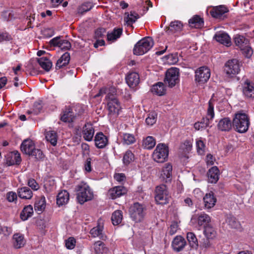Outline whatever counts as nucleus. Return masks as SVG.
Instances as JSON below:
<instances>
[{
    "instance_id": "1",
    "label": "nucleus",
    "mask_w": 254,
    "mask_h": 254,
    "mask_svg": "<svg viewBox=\"0 0 254 254\" xmlns=\"http://www.w3.org/2000/svg\"><path fill=\"white\" fill-rule=\"evenodd\" d=\"M20 148L23 153L34 157L37 160L43 161L45 158V155L42 150L35 148V144L31 139H25L22 142Z\"/></svg>"
},
{
    "instance_id": "2",
    "label": "nucleus",
    "mask_w": 254,
    "mask_h": 254,
    "mask_svg": "<svg viewBox=\"0 0 254 254\" xmlns=\"http://www.w3.org/2000/svg\"><path fill=\"white\" fill-rule=\"evenodd\" d=\"M233 125L237 131L240 133L246 132L250 126L248 115L242 112L235 114L233 119Z\"/></svg>"
},
{
    "instance_id": "3",
    "label": "nucleus",
    "mask_w": 254,
    "mask_h": 254,
    "mask_svg": "<svg viewBox=\"0 0 254 254\" xmlns=\"http://www.w3.org/2000/svg\"><path fill=\"white\" fill-rule=\"evenodd\" d=\"M76 189L77 198L79 203L82 204L92 198L93 192L87 183L81 182L77 185Z\"/></svg>"
},
{
    "instance_id": "4",
    "label": "nucleus",
    "mask_w": 254,
    "mask_h": 254,
    "mask_svg": "<svg viewBox=\"0 0 254 254\" xmlns=\"http://www.w3.org/2000/svg\"><path fill=\"white\" fill-rule=\"evenodd\" d=\"M145 207L138 202L134 203L129 208V214L131 219L135 223L142 222L145 215Z\"/></svg>"
},
{
    "instance_id": "5",
    "label": "nucleus",
    "mask_w": 254,
    "mask_h": 254,
    "mask_svg": "<svg viewBox=\"0 0 254 254\" xmlns=\"http://www.w3.org/2000/svg\"><path fill=\"white\" fill-rule=\"evenodd\" d=\"M153 45L154 41L151 37L143 38L134 45L133 53L135 55H142L148 52Z\"/></svg>"
},
{
    "instance_id": "6",
    "label": "nucleus",
    "mask_w": 254,
    "mask_h": 254,
    "mask_svg": "<svg viewBox=\"0 0 254 254\" xmlns=\"http://www.w3.org/2000/svg\"><path fill=\"white\" fill-rule=\"evenodd\" d=\"M168 154V147L165 144L159 143L152 154V157L155 161L163 163L167 160Z\"/></svg>"
},
{
    "instance_id": "7",
    "label": "nucleus",
    "mask_w": 254,
    "mask_h": 254,
    "mask_svg": "<svg viewBox=\"0 0 254 254\" xmlns=\"http://www.w3.org/2000/svg\"><path fill=\"white\" fill-rule=\"evenodd\" d=\"M179 70L176 67H171L168 69L165 74L164 81L168 87L172 88L179 82Z\"/></svg>"
},
{
    "instance_id": "8",
    "label": "nucleus",
    "mask_w": 254,
    "mask_h": 254,
    "mask_svg": "<svg viewBox=\"0 0 254 254\" xmlns=\"http://www.w3.org/2000/svg\"><path fill=\"white\" fill-rule=\"evenodd\" d=\"M241 66L240 63L238 60H230L225 64L224 72L228 77H232L240 72Z\"/></svg>"
},
{
    "instance_id": "9",
    "label": "nucleus",
    "mask_w": 254,
    "mask_h": 254,
    "mask_svg": "<svg viewBox=\"0 0 254 254\" xmlns=\"http://www.w3.org/2000/svg\"><path fill=\"white\" fill-rule=\"evenodd\" d=\"M169 198L168 191L165 185H161L156 187L155 199L157 203L166 204L168 203Z\"/></svg>"
},
{
    "instance_id": "10",
    "label": "nucleus",
    "mask_w": 254,
    "mask_h": 254,
    "mask_svg": "<svg viewBox=\"0 0 254 254\" xmlns=\"http://www.w3.org/2000/svg\"><path fill=\"white\" fill-rule=\"evenodd\" d=\"M195 80L199 84L206 82L210 76V70L206 66H201L195 71Z\"/></svg>"
},
{
    "instance_id": "11",
    "label": "nucleus",
    "mask_w": 254,
    "mask_h": 254,
    "mask_svg": "<svg viewBox=\"0 0 254 254\" xmlns=\"http://www.w3.org/2000/svg\"><path fill=\"white\" fill-rule=\"evenodd\" d=\"M108 108L110 113L119 114L121 109L120 103L118 100L113 95L107 96Z\"/></svg>"
},
{
    "instance_id": "12",
    "label": "nucleus",
    "mask_w": 254,
    "mask_h": 254,
    "mask_svg": "<svg viewBox=\"0 0 254 254\" xmlns=\"http://www.w3.org/2000/svg\"><path fill=\"white\" fill-rule=\"evenodd\" d=\"M81 132L82 137L85 140L92 141L95 133L93 125L90 122L86 123L83 126Z\"/></svg>"
},
{
    "instance_id": "13",
    "label": "nucleus",
    "mask_w": 254,
    "mask_h": 254,
    "mask_svg": "<svg viewBox=\"0 0 254 254\" xmlns=\"http://www.w3.org/2000/svg\"><path fill=\"white\" fill-rule=\"evenodd\" d=\"M214 100L212 98L208 102V107L207 110V115L205 118H203L200 122L202 127H206L209 125V121L212 120L214 117V111L213 101Z\"/></svg>"
},
{
    "instance_id": "14",
    "label": "nucleus",
    "mask_w": 254,
    "mask_h": 254,
    "mask_svg": "<svg viewBox=\"0 0 254 254\" xmlns=\"http://www.w3.org/2000/svg\"><path fill=\"white\" fill-rule=\"evenodd\" d=\"M5 160L8 166L18 165L21 161L20 154L17 151L8 153L5 156Z\"/></svg>"
},
{
    "instance_id": "15",
    "label": "nucleus",
    "mask_w": 254,
    "mask_h": 254,
    "mask_svg": "<svg viewBox=\"0 0 254 254\" xmlns=\"http://www.w3.org/2000/svg\"><path fill=\"white\" fill-rule=\"evenodd\" d=\"M203 234L206 237L207 240H204V242L202 244V246L206 248L209 245L208 239H213L216 236V231L211 225H207L204 226Z\"/></svg>"
},
{
    "instance_id": "16",
    "label": "nucleus",
    "mask_w": 254,
    "mask_h": 254,
    "mask_svg": "<svg viewBox=\"0 0 254 254\" xmlns=\"http://www.w3.org/2000/svg\"><path fill=\"white\" fill-rule=\"evenodd\" d=\"M211 219L210 216L203 212L200 214H196L191 218V221L192 223L197 221L198 225L199 226H206V225L210 222Z\"/></svg>"
},
{
    "instance_id": "17",
    "label": "nucleus",
    "mask_w": 254,
    "mask_h": 254,
    "mask_svg": "<svg viewBox=\"0 0 254 254\" xmlns=\"http://www.w3.org/2000/svg\"><path fill=\"white\" fill-rule=\"evenodd\" d=\"M95 146L100 149L105 148L108 144V138L102 132L96 133L94 138Z\"/></svg>"
},
{
    "instance_id": "18",
    "label": "nucleus",
    "mask_w": 254,
    "mask_h": 254,
    "mask_svg": "<svg viewBox=\"0 0 254 254\" xmlns=\"http://www.w3.org/2000/svg\"><path fill=\"white\" fill-rule=\"evenodd\" d=\"M76 116L70 107L66 108L61 114L60 119L65 123H71L74 121Z\"/></svg>"
},
{
    "instance_id": "19",
    "label": "nucleus",
    "mask_w": 254,
    "mask_h": 254,
    "mask_svg": "<svg viewBox=\"0 0 254 254\" xmlns=\"http://www.w3.org/2000/svg\"><path fill=\"white\" fill-rule=\"evenodd\" d=\"M233 126V121L228 117L220 119L217 124L218 129L222 131H230Z\"/></svg>"
},
{
    "instance_id": "20",
    "label": "nucleus",
    "mask_w": 254,
    "mask_h": 254,
    "mask_svg": "<svg viewBox=\"0 0 254 254\" xmlns=\"http://www.w3.org/2000/svg\"><path fill=\"white\" fill-rule=\"evenodd\" d=\"M127 190L124 187L117 186L109 190L108 195L110 198L114 199L125 194Z\"/></svg>"
},
{
    "instance_id": "21",
    "label": "nucleus",
    "mask_w": 254,
    "mask_h": 254,
    "mask_svg": "<svg viewBox=\"0 0 254 254\" xmlns=\"http://www.w3.org/2000/svg\"><path fill=\"white\" fill-rule=\"evenodd\" d=\"M186 245V240L181 236H177L172 242V247L177 252H179L183 250Z\"/></svg>"
},
{
    "instance_id": "22",
    "label": "nucleus",
    "mask_w": 254,
    "mask_h": 254,
    "mask_svg": "<svg viewBox=\"0 0 254 254\" xmlns=\"http://www.w3.org/2000/svg\"><path fill=\"white\" fill-rule=\"evenodd\" d=\"M188 23L191 28L200 29L204 26L203 18L198 15H193L189 20Z\"/></svg>"
},
{
    "instance_id": "23",
    "label": "nucleus",
    "mask_w": 254,
    "mask_h": 254,
    "mask_svg": "<svg viewBox=\"0 0 254 254\" xmlns=\"http://www.w3.org/2000/svg\"><path fill=\"white\" fill-rule=\"evenodd\" d=\"M126 82L131 88H134L139 83V76L137 73L131 72L128 74L126 78Z\"/></svg>"
},
{
    "instance_id": "24",
    "label": "nucleus",
    "mask_w": 254,
    "mask_h": 254,
    "mask_svg": "<svg viewBox=\"0 0 254 254\" xmlns=\"http://www.w3.org/2000/svg\"><path fill=\"white\" fill-rule=\"evenodd\" d=\"M217 199L212 192L206 193L203 197L204 208L209 209L214 206Z\"/></svg>"
},
{
    "instance_id": "25",
    "label": "nucleus",
    "mask_w": 254,
    "mask_h": 254,
    "mask_svg": "<svg viewBox=\"0 0 254 254\" xmlns=\"http://www.w3.org/2000/svg\"><path fill=\"white\" fill-rule=\"evenodd\" d=\"M214 38L215 40L220 43L225 45L227 46H229L231 45V38L229 36L224 32L217 33Z\"/></svg>"
},
{
    "instance_id": "26",
    "label": "nucleus",
    "mask_w": 254,
    "mask_h": 254,
    "mask_svg": "<svg viewBox=\"0 0 254 254\" xmlns=\"http://www.w3.org/2000/svg\"><path fill=\"white\" fill-rule=\"evenodd\" d=\"M184 25L182 21L174 20L172 21L168 27L167 32L169 34L181 32L183 29Z\"/></svg>"
},
{
    "instance_id": "27",
    "label": "nucleus",
    "mask_w": 254,
    "mask_h": 254,
    "mask_svg": "<svg viewBox=\"0 0 254 254\" xmlns=\"http://www.w3.org/2000/svg\"><path fill=\"white\" fill-rule=\"evenodd\" d=\"M219 171L216 166L211 167L207 173L209 183H216L219 180Z\"/></svg>"
},
{
    "instance_id": "28",
    "label": "nucleus",
    "mask_w": 254,
    "mask_h": 254,
    "mask_svg": "<svg viewBox=\"0 0 254 254\" xmlns=\"http://www.w3.org/2000/svg\"><path fill=\"white\" fill-rule=\"evenodd\" d=\"M228 11V10L226 7L220 5L212 10L210 14L213 17L221 19H223V15Z\"/></svg>"
},
{
    "instance_id": "29",
    "label": "nucleus",
    "mask_w": 254,
    "mask_h": 254,
    "mask_svg": "<svg viewBox=\"0 0 254 254\" xmlns=\"http://www.w3.org/2000/svg\"><path fill=\"white\" fill-rule=\"evenodd\" d=\"M139 18V15L134 11H131L129 12H126L125 13L124 21L128 25H131Z\"/></svg>"
},
{
    "instance_id": "30",
    "label": "nucleus",
    "mask_w": 254,
    "mask_h": 254,
    "mask_svg": "<svg viewBox=\"0 0 254 254\" xmlns=\"http://www.w3.org/2000/svg\"><path fill=\"white\" fill-rule=\"evenodd\" d=\"M243 92L248 98L254 97V84L246 81L243 85Z\"/></svg>"
},
{
    "instance_id": "31",
    "label": "nucleus",
    "mask_w": 254,
    "mask_h": 254,
    "mask_svg": "<svg viewBox=\"0 0 254 254\" xmlns=\"http://www.w3.org/2000/svg\"><path fill=\"white\" fill-rule=\"evenodd\" d=\"M69 199L68 192L65 190L60 192L57 197V204L59 206H62L66 204Z\"/></svg>"
},
{
    "instance_id": "32",
    "label": "nucleus",
    "mask_w": 254,
    "mask_h": 254,
    "mask_svg": "<svg viewBox=\"0 0 254 254\" xmlns=\"http://www.w3.org/2000/svg\"><path fill=\"white\" fill-rule=\"evenodd\" d=\"M70 54L68 52L64 53L57 61L56 64V69H59L67 65L70 61Z\"/></svg>"
},
{
    "instance_id": "33",
    "label": "nucleus",
    "mask_w": 254,
    "mask_h": 254,
    "mask_svg": "<svg viewBox=\"0 0 254 254\" xmlns=\"http://www.w3.org/2000/svg\"><path fill=\"white\" fill-rule=\"evenodd\" d=\"M17 193L19 197L26 199H31L33 196L32 191L27 187L19 188L17 190Z\"/></svg>"
},
{
    "instance_id": "34",
    "label": "nucleus",
    "mask_w": 254,
    "mask_h": 254,
    "mask_svg": "<svg viewBox=\"0 0 254 254\" xmlns=\"http://www.w3.org/2000/svg\"><path fill=\"white\" fill-rule=\"evenodd\" d=\"M166 87L163 82H159L153 85L151 88V92L159 96H162L166 93Z\"/></svg>"
},
{
    "instance_id": "35",
    "label": "nucleus",
    "mask_w": 254,
    "mask_h": 254,
    "mask_svg": "<svg viewBox=\"0 0 254 254\" xmlns=\"http://www.w3.org/2000/svg\"><path fill=\"white\" fill-rule=\"evenodd\" d=\"M46 207V199L44 196L38 198L34 204V208L38 213H42Z\"/></svg>"
},
{
    "instance_id": "36",
    "label": "nucleus",
    "mask_w": 254,
    "mask_h": 254,
    "mask_svg": "<svg viewBox=\"0 0 254 254\" xmlns=\"http://www.w3.org/2000/svg\"><path fill=\"white\" fill-rule=\"evenodd\" d=\"M13 246L16 249H19L23 247L25 244V241L23 235L15 234L13 236Z\"/></svg>"
},
{
    "instance_id": "37",
    "label": "nucleus",
    "mask_w": 254,
    "mask_h": 254,
    "mask_svg": "<svg viewBox=\"0 0 254 254\" xmlns=\"http://www.w3.org/2000/svg\"><path fill=\"white\" fill-rule=\"evenodd\" d=\"M123 33V28H115L111 33L107 34V40L109 41L114 42L119 38Z\"/></svg>"
},
{
    "instance_id": "38",
    "label": "nucleus",
    "mask_w": 254,
    "mask_h": 254,
    "mask_svg": "<svg viewBox=\"0 0 254 254\" xmlns=\"http://www.w3.org/2000/svg\"><path fill=\"white\" fill-rule=\"evenodd\" d=\"M103 226L99 222L98 225L91 229L90 234L93 237H99L100 239L104 238L103 234Z\"/></svg>"
},
{
    "instance_id": "39",
    "label": "nucleus",
    "mask_w": 254,
    "mask_h": 254,
    "mask_svg": "<svg viewBox=\"0 0 254 254\" xmlns=\"http://www.w3.org/2000/svg\"><path fill=\"white\" fill-rule=\"evenodd\" d=\"M33 214V207L31 205H28L25 206L20 213V218L22 220L25 221L31 217Z\"/></svg>"
},
{
    "instance_id": "40",
    "label": "nucleus",
    "mask_w": 254,
    "mask_h": 254,
    "mask_svg": "<svg viewBox=\"0 0 254 254\" xmlns=\"http://www.w3.org/2000/svg\"><path fill=\"white\" fill-rule=\"evenodd\" d=\"M94 248L95 254H104L106 253L108 251L104 243L100 241H97L94 243Z\"/></svg>"
},
{
    "instance_id": "41",
    "label": "nucleus",
    "mask_w": 254,
    "mask_h": 254,
    "mask_svg": "<svg viewBox=\"0 0 254 254\" xmlns=\"http://www.w3.org/2000/svg\"><path fill=\"white\" fill-rule=\"evenodd\" d=\"M38 62L42 68L49 71L52 66V63L47 58H41L38 59Z\"/></svg>"
},
{
    "instance_id": "42",
    "label": "nucleus",
    "mask_w": 254,
    "mask_h": 254,
    "mask_svg": "<svg viewBox=\"0 0 254 254\" xmlns=\"http://www.w3.org/2000/svg\"><path fill=\"white\" fill-rule=\"evenodd\" d=\"M123 220V212L121 210H117L112 214L111 220L114 225L120 224Z\"/></svg>"
},
{
    "instance_id": "43",
    "label": "nucleus",
    "mask_w": 254,
    "mask_h": 254,
    "mask_svg": "<svg viewBox=\"0 0 254 254\" xmlns=\"http://www.w3.org/2000/svg\"><path fill=\"white\" fill-rule=\"evenodd\" d=\"M187 238L189 245L192 248L197 249L198 246V242L195 235L192 232H188Z\"/></svg>"
},
{
    "instance_id": "44",
    "label": "nucleus",
    "mask_w": 254,
    "mask_h": 254,
    "mask_svg": "<svg viewBox=\"0 0 254 254\" xmlns=\"http://www.w3.org/2000/svg\"><path fill=\"white\" fill-rule=\"evenodd\" d=\"M234 40L236 45L240 48L249 44L248 39H246L244 36L238 34L234 36Z\"/></svg>"
},
{
    "instance_id": "45",
    "label": "nucleus",
    "mask_w": 254,
    "mask_h": 254,
    "mask_svg": "<svg viewBox=\"0 0 254 254\" xmlns=\"http://www.w3.org/2000/svg\"><path fill=\"white\" fill-rule=\"evenodd\" d=\"M156 144L155 139L153 137L148 136L146 138L143 139L142 142V146L143 147L147 149H151L153 148Z\"/></svg>"
},
{
    "instance_id": "46",
    "label": "nucleus",
    "mask_w": 254,
    "mask_h": 254,
    "mask_svg": "<svg viewBox=\"0 0 254 254\" xmlns=\"http://www.w3.org/2000/svg\"><path fill=\"white\" fill-rule=\"evenodd\" d=\"M46 138L52 145L55 146L57 144V135L56 131L53 130L48 131L46 135Z\"/></svg>"
},
{
    "instance_id": "47",
    "label": "nucleus",
    "mask_w": 254,
    "mask_h": 254,
    "mask_svg": "<svg viewBox=\"0 0 254 254\" xmlns=\"http://www.w3.org/2000/svg\"><path fill=\"white\" fill-rule=\"evenodd\" d=\"M227 224L232 228L237 229L240 227V222L236 218L231 215L228 216L226 220Z\"/></svg>"
},
{
    "instance_id": "48",
    "label": "nucleus",
    "mask_w": 254,
    "mask_h": 254,
    "mask_svg": "<svg viewBox=\"0 0 254 254\" xmlns=\"http://www.w3.org/2000/svg\"><path fill=\"white\" fill-rule=\"evenodd\" d=\"M134 159V154L130 150H128L125 152L123 156V163L126 165H127L132 162Z\"/></svg>"
},
{
    "instance_id": "49",
    "label": "nucleus",
    "mask_w": 254,
    "mask_h": 254,
    "mask_svg": "<svg viewBox=\"0 0 254 254\" xmlns=\"http://www.w3.org/2000/svg\"><path fill=\"white\" fill-rule=\"evenodd\" d=\"M122 137L124 144L130 145L135 142V138L132 134L124 133L122 135Z\"/></svg>"
},
{
    "instance_id": "50",
    "label": "nucleus",
    "mask_w": 254,
    "mask_h": 254,
    "mask_svg": "<svg viewBox=\"0 0 254 254\" xmlns=\"http://www.w3.org/2000/svg\"><path fill=\"white\" fill-rule=\"evenodd\" d=\"M172 166L170 163H167L165 165L162 170V175L166 179H170L172 177Z\"/></svg>"
},
{
    "instance_id": "51",
    "label": "nucleus",
    "mask_w": 254,
    "mask_h": 254,
    "mask_svg": "<svg viewBox=\"0 0 254 254\" xmlns=\"http://www.w3.org/2000/svg\"><path fill=\"white\" fill-rule=\"evenodd\" d=\"M93 7V4L91 2L88 1L83 3L78 8V12L80 13H83L90 10Z\"/></svg>"
},
{
    "instance_id": "52",
    "label": "nucleus",
    "mask_w": 254,
    "mask_h": 254,
    "mask_svg": "<svg viewBox=\"0 0 254 254\" xmlns=\"http://www.w3.org/2000/svg\"><path fill=\"white\" fill-rule=\"evenodd\" d=\"M157 114L155 112H152L148 114V117L146 119L145 122L147 125L152 126L157 121Z\"/></svg>"
},
{
    "instance_id": "53",
    "label": "nucleus",
    "mask_w": 254,
    "mask_h": 254,
    "mask_svg": "<svg viewBox=\"0 0 254 254\" xmlns=\"http://www.w3.org/2000/svg\"><path fill=\"white\" fill-rule=\"evenodd\" d=\"M70 108L72 109L73 112L74 113L75 115L76 116V115L79 116L82 115L84 113L85 106L82 104H77Z\"/></svg>"
},
{
    "instance_id": "54",
    "label": "nucleus",
    "mask_w": 254,
    "mask_h": 254,
    "mask_svg": "<svg viewBox=\"0 0 254 254\" xmlns=\"http://www.w3.org/2000/svg\"><path fill=\"white\" fill-rule=\"evenodd\" d=\"M196 147L197 152L199 155H202L204 154L205 145L202 140L198 139L196 140Z\"/></svg>"
},
{
    "instance_id": "55",
    "label": "nucleus",
    "mask_w": 254,
    "mask_h": 254,
    "mask_svg": "<svg viewBox=\"0 0 254 254\" xmlns=\"http://www.w3.org/2000/svg\"><path fill=\"white\" fill-rule=\"evenodd\" d=\"M240 49L246 57L249 58L252 56L253 51L252 48L249 45V44H246L243 47L240 48Z\"/></svg>"
},
{
    "instance_id": "56",
    "label": "nucleus",
    "mask_w": 254,
    "mask_h": 254,
    "mask_svg": "<svg viewBox=\"0 0 254 254\" xmlns=\"http://www.w3.org/2000/svg\"><path fill=\"white\" fill-rule=\"evenodd\" d=\"M12 40V36L6 31L0 32V43L8 42Z\"/></svg>"
},
{
    "instance_id": "57",
    "label": "nucleus",
    "mask_w": 254,
    "mask_h": 254,
    "mask_svg": "<svg viewBox=\"0 0 254 254\" xmlns=\"http://www.w3.org/2000/svg\"><path fill=\"white\" fill-rule=\"evenodd\" d=\"M106 29L104 28L97 29L95 32L94 39H103L105 36Z\"/></svg>"
},
{
    "instance_id": "58",
    "label": "nucleus",
    "mask_w": 254,
    "mask_h": 254,
    "mask_svg": "<svg viewBox=\"0 0 254 254\" xmlns=\"http://www.w3.org/2000/svg\"><path fill=\"white\" fill-rule=\"evenodd\" d=\"M43 109L41 102H36L33 105V113L34 115H38L40 113Z\"/></svg>"
},
{
    "instance_id": "59",
    "label": "nucleus",
    "mask_w": 254,
    "mask_h": 254,
    "mask_svg": "<svg viewBox=\"0 0 254 254\" xmlns=\"http://www.w3.org/2000/svg\"><path fill=\"white\" fill-rule=\"evenodd\" d=\"M75 240L73 238H69L65 241V245L66 248L69 250L73 249L75 247Z\"/></svg>"
},
{
    "instance_id": "60",
    "label": "nucleus",
    "mask_w": 254,
    "mask_h": 254,
    "mask_svg": "<svg viewBox=\"0 0 254 254\" xmlns=\"http://www.w3.org/2000/svg\"><path fill=\"white\" fill-rule=\"evenodd\" d=\"M27 185L34 190H37L40 188L39 184L34 179H29L28 180Z\"/></svg>"
},
{
    "instance_id": "61",
    "label": "nucleus",
    "mask_w": 254,
    "mask_h": 254,
    "mask_svg": "<svg viewBox=\"0 0 254 254\" xmlns=\"http://www.w3.org/2000/svg\"><path fill=\"white\" fill-rule=\"evenodd\" d=\"M59 47L63 50H68L71 48V44L66 40H62Z\"/></svg>"
},
{
    "instance_id": "62",
    "label": "nucleus",
    "mask_w": 254,
    "mask_h": 254,
    "mask_svg": "<svg viewBox=\"0 0 254 254\" xmlns=\"http://www.w3.org/2000/svg\"><path fill=\"white\" fill-rule=\"evenodd\" d=\"M178 225L176 222H173L170 226L168 230V233L170 235L175 234L178 230Z\"/></svg>"
},
{
    "instance_id": "63",
    "label": "nucleus",
    "mask_w": 254,
    "mask_h": 254,
    "mask_svg": "<svg viewBox=\"0 0 254 254\" xmlns=\"http://www.w3.org/2000/svg\"><path fill=\"white\" fill-rule=\"evenodd\" d=\"M17 198V194L15 192L10 191L7 194V199L9 202H13Z\"/></svg>"
},
{
    "instance_id": "64",
    "label": "nucleus",
    "mask_w": 254,
    "mask_h": 254,
    "mask_svg": "<svg viewBox=\"0 0 254 254\" xmlns=\"http://www.w3.org/2000/svg\"><path fill=\"white\" fill-rule=\"evenodd\" d=\"M61 41L62 40L60 39L59 37H56L51 40L50 43L51 45L58 46L59 47Z\"/></svg>"
}]
</instances>
